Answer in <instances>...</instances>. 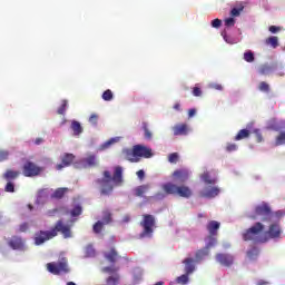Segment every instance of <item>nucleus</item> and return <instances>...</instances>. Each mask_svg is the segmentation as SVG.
<instances>
[{"label": "nucleus", "mask_w": 285, "mask_h": 285, "mask_svg": "<svg viewBox=\"0 0 285 285\" xmlns=\"http://www.w3.org/2000/svg\"><path fill=\"white\" fill-rule=\"evenodd\" d=\"M206 249L209 250V248H213V246L217 245V238L215 236H209L206 238Z\"/></svg>", "instance_id": "obj_30"}, {"label": "nucleus", "mask_w": 285, "mask_h": 285, "mask_svg": "<svg viewBox=\"0 0 285 285\" xmlns=\"http://www.w3.org/2000/svg\"><path fill=\"white\" fill-rule=\"evenodd\" d=\"M174 108H175V110H179V105L178 104L175 105Z\"/></svg>", "instance_id": "obj_63"}, {"label": "nucleus", "mask_w": 285, "mask_h": 285, "mask_svg": "<svg viewBox=\"0 0 285 285\" xmlns=\"http://www.w3.org/2000/svg\"><path fill=\"white\" fill-rule=\"evenodd\" d=\"M212 26H213L214 28H219V27L222 26V20H219V19L213 20V21H212Z\"/></svg>", "instance_id": "obj_55"}, {"label": "nucleus", "mask_w": 285, "mask_h": 285, "mask_svg": "<svg viewBox=\"0 0 285 285\" xmlns=\"http://www.w3.org/2000/svg\"><path fill=\"white\" fill-rule=\"evenodd\" d=\"M41 167H37V165L32 163H27L23 166V175L24 177H35L41 173Z\"/></svg>", "instance_id": "obj_7"}, {"label": "nucleus", "mask_w": 285, "mask_h": 285, "mask_svg": "<svg viewBox=\"0 0 285 285\" xmlns=\"http://www.w3.org/2000/svg\"><path fill=\"white\" fill-rule=\"evenodd\" d=\"M216 262L220 264V266H230L234 262V258L229 254H217Z\"/></svg>", "instance_id": "obj_13"}, {"label": "nucleus", "mask_w": 285, "mask_h": 285, "mask_svg": "<svg viewBox=\"0 0 285 285\" xmlns=\"http://www.w3.org/2000/svg\"><path fill=\"white\" fill-rule=\"evenodd\" d=\"M66 106H68V101L63 100L62 106L58 109L59 115H63V112H66Z\"/></svg>", "instance_id": "obj_48"}, {"label": "nucleus", "mask_w": 285, "mask_h": 285, "mask_svg": "<svg viewBox=\"0 0 285 285\" xmlns=\"http://www.w3.org/2000/svg\"><path fill=\"white\" fill-rule=\"evenodd\" d=\"M47 271L52 275H63L65 273H70V267H68V261L62 258L58 263H48Z\"/></svg>", "instance_id": "obj_5"}, {"label": "nucleus", "mask_w": 285, "mask_h": 285, "mask_svg": "<svg viewBox=\"0 0 285 285\" xmlns=\"http://www.w3.org/2000/svg\"><path fill=\"white\" fill-rule=\"evenodd\" d=\"M259 90H262L263 92H267V90H268V83H266V82H261V83H259Z\"/></svg>", "instance_id": "obj_53"}, {"label": "nucleus", "mask_w": 285, "mask_h": 285, "mask_svg": "<svg viewBox=\"0 0 285 285\" xmlns=\"http://www.w3.org/2000/svg\"><path fill=\"white\" fill-rule=\"evenodd\" d=\"M66 193H68V188H58L55 190L53 194H51V197H55L56 199H61V197H63Z\"/></svg>", "instance_id": "obj_29"}, {"label": "nucleus", "mask_w": 285, "mask_h": 285, "mask_svg": "<svg viewBox=\"0 0 285 285\" xmlns=\"http://www.w3.org/2000/svg\"><path fill=\"white\" fill-rule=\"evenodd\" d=\"M262 75H268V72H271V67L268 66H264L261 70Z\"/></svg>", "instance_id": "obj_58"}, {"label": "nucleus", "mask_w": 285, "mask_h": 285, "mask_svg": "<svg viewBox=\"0 0 285 285\" xmlns=\"http://www.w3.org/2000/svg\"><path fill=\"white\" fill-rule=\"evenodd\" d=\"M71 164H75V166H77V164H79V161L75 160V156L72 154H67L62 158V164L57 165V170H61V168H65V166H70Z\"/></svg>", "instance_id": "obj_16"}, {"label": "nucleus", "mask_w": 285, "mask_h": 285, "mask_svg": "<svg viewBox=\"0 0 285 285\" xmlns=\"http://www.w3.org/2000/svg\"><path fill=\"white\" fill-rule=\"evenodd\" d=\"M97 156L89 154L85 159L76 163V168H88V166H97Z\"/></svg>", "instance_id": "obj_8"}, {"label": "nucleus", "mask_w": 285, "mask_h": 285, "mask_svg": "<svg viewBox=\"0 0 285 285\" xmlns=\"http://www.w3.org/2000/svg\"><path fill=\"white\" fill-rule=\"evenodd\" d=\"M148 190H150V185H141L136 187L135 195H137V197H141V195H146Z\"/></svg>", "instance_id": "obj_26"}, {"label": "nucleus", "mask_w": 285, "mask_h": 285, "mask_svg": "<svg viewBox=\"0 0 285 285\" xmlns=\"http://www.w3.org/2000/svg\"><path fill=\"white\" fill-rule=\"evenodd\" d=\"M188 115H189V117H195V115H197V110L196 109H189Z\"/></svg>", "instance_id": "obj_60"}, {"label": "nucleus", "mask_w": 285, "mask_h": 285, "mask_svg": "<svg viewBox=\"0 0 285 285\" xmlns=\"http://www.w3.org/2000/svg\"><path fill=\"white\" fill-rule=\"evenodd\" d=\"M219 195V189L217 187L207 186L200 191L202 197H207V199H213Z\"/></svg>", "instance_id": "obj_11"}, {"label": "nucleus", "mask_w": 285, "mask_h": 285, "mask_svg": "<svg viewBox=\"0 0 285 285\" xmlns=\"http://www.w3.org/2000/svg\"><path fill=\"white\" fill-rule=\"evenodd\" d=\"M265 43L275 49L279 46V38H277V36H271L265 40Z\"/></svg>", "instance_id": "obj_23"}, {"label": "nucleus", "mask_w": 285, "mask_h": 285, "mask_svg": "<svg viewBox=\"0 0 285 285\" xmlns=\"http://www.w3.org/2000/svg\"><path fill=\"white\" fill-rule=\"evenodd\" d=\"M284 215L283 212L271 213L268 204L262 203L256 206L255 210L248 215L250 219H263L264 224L256 223L244 235L246 242H256L264 244L268 239H282L284 230L276 219Z\"/></svg>", "instance_id": "obj_1"}, {"label": "nucleus", "mask_w": 285, "mask_h": 285, "mask_svg": "<svg viewBox=\"0 0 285 285\" xmlns=\"http://www.w3.org/2000/svg\"><path fill=\"white\" fill-rule=\"evenodd\" d=\"M86 254L88 255V257H92V255H95V248H92V246H88L86 248Z\"/></svg>", "instance_id": "obj_51"}, {"label": "nucleus", "mask_w": 285, "mask_h": 285, "mask_svg": "<svg viewBox=\"0 0 285 285\" xmlns=\"http://www.w3.org/2000/svg\"><path fill=\"white\" fill-rule=\"evenodd\" d=\"M284 144H285V132H281L276 137V146H284Z\"/></svg>", "instance_id": "obj_35"}, {"label": "nucleus", "mask_w": 285, "mask_h": 285, "mask_svg": "<svg viewBox=\"0 0 285 285\" xmlns=\"http://www.w3.org/2000/svg\"><path fill=\"white\" fill-rule=\"evenodd\" d=\"M193 95L194 97H202V89H199L198 87H195L193 90Z\"/></svg>", "instance_id": "obj_54"}, {"label": "nucleus", "mask_w": 285, "mask_h": 285, "mask_svg": "<svg viewBox=\"0 0 285 285\" xmlns=\"http://www.w3.org/2000/svg\"><path fill=\"white\" fill-rule=\"evenodd\" d=\"M244 59L247 61V63H253V61H255V55L253 53V51L247 50L244 53Z\"/></svg>", "instance_id": "obj_32"}, {"label": "nucleus", "mask_w": 285, "mask_h": 285, "mask_svg": "<svg viewBox=\"0 0 285 285\" xmlns=\"http://www.w3.org/2000/svg\"><path fill=\"white\" fill-rule=\"evenodd\" d=\"M102 271H104V273H109V275H112L117 272V268H115V267H105Z\"/></svg>", "instance_id": "obj_49"}, {"label": "nucleus", "mask_w": 285, "mask_h": 285, "mask_svg": "<svg viewBox=\"0 0 285 285\" xmlns=\"http://www.w3.org/2000/svg\"><path fill=\"white\" fill-rule=\"evenodd\" d=\"M122 155L125 159L132 163L139 161L141 157H145V159H150V157L155 156L153 149L141 145H136L132 149L122 150Z\"/></svg>", "instance_id": "obj_4"}, {"label": "nucleus", "mask_w": 285, "mask_h": 285, "mask_svg": "<svg viewBox=\"0 0 285 285\" xmlns=\"http://www.w3.org/2000/svg\"><path fill=\"white\" fill-rule=\"evenodd\" d=\"M70 224L63 223V220L58 222L56 228L49 232H39L35 235L33 240L36 246H41L48 239H52V237H57V233H62L65 239L68 237H72V233L70 232Z\"/></svg>", "instance_id": "obj_2"}, {"label": "nucleus", "mask_w": 285, "mask_h": 285, "mask_svg": "<svg viewBox=\"0 0 285 285\" xmlns=\"http://www.w3.org/2000/svg\"><path fill=\"white\" fill-rule=\"evenodd\" d=\"M209 250L205 247L196 253V262H202L205 257H208Z\"/></svg>", "instance_id": "obj_28"}, {"label": "nucleus", "mask_w": 285, "mask_h": 285, "mask_svg": "<svg viewBox=\"0 0 285 285\" xmlns=\"http://www.w3.org/2000/svg\"><path fill=\"white\" fill-rule=\"evenodd\" d=\"M98 119H99V116H97L96 114H92L89 118V122H91L92 126H97Z\"/></svg>", "instance_id": "obj_45"}, {"label": "nucleus", "mask_w": 285, "mask_h": 285, "mask_svg": "<svg viewBox=\"0 0 285 285\" xmlns=\"http://www.w3.org/2000/svg\"><path fill=\"white\" fill-rule=\"evenodd\" d=\"M10 154L7 150H0V161H6Z\"/></svg>", "instance_id": "obj_47"}, {"label": "nucleus", "mask_w": 285, "mask_h": 285, "mask_svg": "<svg viewBox=\"0 0 285 285\" xmlns=\"http://www.w3.org/2000/svg\"><path fill=\"white\" fill-rule=\"evenodd\" d=\"M200 180L204 184H208V185L217 184V173L215 170L204 171L200 175Z\"/></svg>", "instance_id": "obj_10"}, {"label": "nucleus", "mask_w": 285, "mask_h": 285, "mask_svg": "<svg viewBox=\"0 0 285 285\" xmlns=\"http://www.w3.org/2000/svg\"><path fill=\"white\" fill-rule=\"evenodd\" d=\"M209 88H214L215 90H223V87L219 83H210Z\"/></svg>", "instance_id": "obj_57"}, {"label": "nucleus", "mask_w": 285, "mask_h": 285, "mask_svg": "<svg viewBox=\"0 0 285 285\" xmlns=\"http://www.w3.org/2000/svg\"><path fill=\"white\" fill-rule=\"evenodd\" d=\"M141 226L144 232L141 233L140 237H151L153 228H155V217L153 215H144Z\"/></svg>", "instance_id": "obj_6"}, {"label": "nucleus", "mask_w": 285, "mask_h": 285, "mask_svg": "<svg viewBox=\"0 0 285 285\" xmlns=\"http://www.w3.org/2000/svg\"><path fill=\"white\" fill-rule=\"evenodd\" d=\"M285 122H277V120H274V125H272V128L274 130H279V128H284Z\"/></svg>", "instance_id": "obj_43"}, {"label": "nucleus", "mask_w": 285, "mask_h": 285, "mask_svg": "<svg viewBox=\"0 0 285 285\" xmlns=\"http://www.w3.org/2000/svg\"><path fill=\"white\" fill-rule=\"evenodd\" d=\"M225 26L226 28H233V26H235V18H226Z\"/></svg>", "instance_id": "obj_41"}, {"label": "nucleus", "mask_w": 285, "mask_h": 285, "mask_svg": "<svg viewBox=\"0 0 285 285\" xmlns=\"http://www.w3.org/2000/svg\"><path fill=\"white\" fill-rule=\"evenodd\" d=\"M195 262H197V259L195 261L190 257L183 262V264H185V273H187V275H193V273H195Z\"/></svg>", "instance_id": "obj_19"}, {"label": "nucleus", "mask_w": 285, "mask_h": 285, "mask_svg": "<svg viewBox=\"0 0 285 285\" xmlns=\"http://www.w3.org/2000/svg\"><path fill=\"white\" fill-rule=\"evenodd\" d=\"M189 129L186 125H177L174 127V135H188Z\"/></svg>", "instance_id": "obj_22"}, {"label": "nucleus", "mask_w": 285, "mask_h": 285, "mask_svg": "<svg viewBox=\"0 0 285 285\" xmlns=\"http://www.w3.org/2000/svg\"><path fill=\"white\" fill-rule=\"evenodd\" d=\"M258 250L257 248H253L249 252H247V257L250 259H255V257H257Z\"/></svg>", "instance_id": "obj_39"}, {"label": "nucleus", "mask_w": 285, "mask_h": 285, "mask_svg": "<svg viewBox=\"0 0 285 285\" xmlns=\"http://www.w3.org/2000/svg\"><path fill=\"white\" fill-rule=\"evenodd\" d=\"M119 141H121V137L110 138L109 140L104 142L102 145H100L98 147V150H100V151L108 150V148H112V146H115V144H119Z\"/></svg>", "instance_id": "obj_18"}, {"label": "nucleus", "mask_w": 285, "mask_h": 285, "mask_svg": "<svg viewBox=\"0 0 285 285\" xmlns=\"http://www.w3.org/2000/svg\"><path fill=\"white\" fill-rule=\"evenodd\" d=\"M102 99L105 101H110V99H112V91L110 89L106 90L104 94H102Z\"/></svg>", "instance_id": "obj_38"}, {"label": "nucleus", "mask_w": 285, "mask_h": 285, "mask_svg": "<svg viewBox=\"0 0 285 285\" xmlns=\"http://www.w3.org/2000/svg\"><path fill=\"white\" fill-rule=\"evenodd\" d=\"M81 215V206L77 205L70 210V217H79Z\"/></svg>", "instance_id": "obj_34"}, {"label": "nucleus", "mask_w": 285, "mask_h": 285, "mask_svg": "<svg viewBox=\"0 0 285 285\" xmlns=\"http://www.w3.org/2000/svg\"><path fill=\"white\" fill-rule=\"evenodd\" d=\"M19 230L20 233H26L28 230V223L21 224Z\"/></svg>", "instance_id": "obj_56"}, {"label": "nucleus", "mask_w": 285, "mask_h": 285, "mask_svg": "<svg viewBox=\"0 0 285 285\" xmlns=\"http://www.w3.org/2000/svg\"><path fill=\"white\" fill-rule=\"evenodd\" d=\"M176 195H178V197H184L188 199V197L193 196V189H190V187L186 185H181V186H178Z\"/></svg>", "instance_id": "obj_17"}, {"label": "nucleus", "mask_w": 285, "mask_h": 285, "mask_svg": "<svg viewBox=\"0 0 285 285\" xmlns=\"http://www.w3.org/2000/svg\"><path fill=\"white\" fill-rule=\"evenodd\" d=\"M105 257L106 259H108V262H111V263H115L117 262V259H119V255H117V252L115 249H110L109 252H106Z\"/></svg>", "instance_id": "obj_24"}, {"label": "nucleus", "mask_w": 285, "mask_h": 285, "mask_svg": "<svg viewBox=\"0 0 285 285\" xmlns=\"http://www.w3.org/2000/svg\"><path fill=\"white\" fill-rule=\"evenodd\" d=\"M48 195H50V190H48V189L40 190L38 193L37 203L43 204V202H46V199H48Z\"/></svg>", "instance_id": "obj_25"}, {"label": "nucleus", "mask_w": 285, "mask_h": 285, "mask_svg": "<svg viewBox=\"0 0 285 285\" xmlns=\"http://www.w3.org/2000/svg\"><path fill=\"white\" fill-rule=\"evenodd\" d=\"M207 230L209 232V235H216L217 230H219V223L216 220H212L207 225Z\"/></svg>", "instance_id": "obj_21"}, {"label": "nucleus", "mask_w": 285, "mask_h": 285, "mask_svg": "<svg viewBox=\"0 0 285 285\" xmlns=\"http://www.w3.org/2000/svg\"><path fill=\"white\" fill-rule=\"evenodd\" d=\"M226 150L228 153H234V150H237V145L235 144L227 145Z\"/></svg>", "instance_id": "obj_52"}, {"label": "nucleus", "mask_w": 285, "mask_h": 285, "mask_svg": "<svg viewBox=\"0 0 285 285\" xmlns=\"http://www.w3.org/2000/svg\"><path fill=\"white\" fill-rule=\"evenodd\" d=\"M9 246L13 248V250H23L26 243L20 237H12L9 242Z\"/></svg>", "instance_id": "obj_15"}, {"label": "nucleus", "mask_w": 285, "mask_h": 285, "mask_svg": "<svg viewBox=\"0 0 285 285\" xmlns=\"http://www.w3.org/2000/svg\"><path fill=\"white\" fill-rule=\"evenodd\" d=\"M250 135V130L248 129H242L238 131V134L235 137L236 141H242V139H247V137H249Z\"/></svg>", "instance_id": "obj_27"}, {"label": "nucleus", "mask_w": 285, "mask_h": 285, "mask_svg": "<svg viewBox=\"0 0 285 285\" xmlns=\"http://www.w3.org/2000/svg\"><path fill=\"white\" fill-rule=\"evenodd\" d=\"M258 285H268V282L259 281Z\"/></svg>", "instance_id": "obj_62"}, {"label": "nucleus", "mask_w": 285, "mask_h": 285, "mask_svg": "<svg viewBox=\"0 0 285 285\" xmlns=\"http://www.w3.org/2000/svg\"><path fill=\"white\" fill-rule=\"evenodd\" d=\"M178 186L173 183H165L161 185V190L165 193L164 195L157 194V198L161 199L166 197V195H177Z\"/></svg>", "instance_id": "obj_9"}, {"label": "nucleus", "mask_w": 285, "mask_h": 285, "mask_svg": "<svg viewBox=\"0 0 285 285\" xmlns=\"http://www.w3.org/2000/svg\"><path fill=\"white\" fill-rule=\"evenodd\" d=\"M144 175H145L144 170H138V171H137V177H138L139 179H144Z\"/></svg>", "instance_id": "obj_61"}, {"label": "nucleus", "mask_w": 285, "mask_h": 285, "mask_svg": "<svg viewBox=\"0 0 285 285\" xmlns=\"http://www.w3.org/2000/svg\"><path fill=\"white\" fill-rule=\"evenodd\" d=\"M188 275H190V274L186 273V274H183L181 276H178L176 278L177 284H181V285L188 284V282H189Z\"/></svg>", "instance_id": "obj_31"}, {"label": "nucleus", "mask_w": 285, "mask_h": 285, "mask_svg": "<svg viewBox=\"0 0 285 285\" xmlns=\"http://www.w3.org/2000/svg\"><path fill=\"white\" fill-rule=\"evenodd\" d=\"M269 32H272V35H277V32H282V27L271 26Z\"/></svg>", "instance_id": "obj_44"}, {"label": "nucleus", "mask_w": 285, "mask_h": 285, "mask_svg": "<svg viewBox=\"0 0 285 285\" xmlns=\"http://www.w3.org/2000/svg\"><path fill=\"white\" fill-rule=\"evenodd\" d=\"M255 135H256V139L257 141H262V134H259V130H254Z\"/></svg>", "instance_id": "obj_59"}, {"label": "nucleus", "mask_w": 285, "mask_h": 285, "mask_svg": "<svg viewBox=\"0 0 285 285\" xmlns=\"http://www.w3.org/2000/svg\"><path fill=\"white\" fill-rule=\"evenodd\" d=\"M67 285H77V284H75V283H72V282H69V283H67Z\"/></svg>", "instance_id": "obj_64"}, {"label": "nucleus", "mask_w": 285, "mask_h": 285, "mask_svg": "<svg viewBox=\"0 0 285 285\" xmlns=\"http://www.w3.org/2000/svg\"><path fill=\"white\" fill-rule=\"evenodd\" d=\"M106 224H110V213H106L102 222L99 220L94 225V233H101Z\"/></svg>", "instance_id": "obj_14"}, {"label": "nucleus", "mask_w": 285, "mask_h": 285, "mask_svg": "<svg viewBox=\"0 0 285 285\" xmlns=\"http://www.w3.org/2000/svg\"><path fill=\"white\" fill-rule=\"evenodd\" d=\"M222 37H223L224 41H226V43H230V45L237 43V41H235L232 38H229L228 36H226V31L222 32Z\"/></svg>", "instance_id": "obj_40"}, {"label": "nucleus", "mask_w": 285, "mask_h": 285, "mask_svg": "<svg viewBox=\"0 0 285 285\" xmlns=\"http://www.w3.org/2000/svg\"><path fill=\"white\" fill-rule=\"evenodd\" d=\"M189 175L190 173L188 171V169H179L174 171L173 180L178 183H184L186 181V179H188Z\"/></svg>", "instance_id": "obj_12"}, {"label": "nucleus", "mask_w": 285, "mask_h": 285, "mask_svg": "<svg viewBox=\"0 0 285 285\" xmlns=\"http://www.w3.org/2000/svg\"><path fill=\"white\" fill-rule=\"evenodd\" d=\"M118 282H119V276L115 274L107 279V285H117Z\"/></svg>", "instance_id": "obj_36"}, {"label": "nucleus", "mask_w": 285, "mask_h": 285, "mask_svg": "<svg viewBox=\"0 0 285 285\" xmlns=\"http://www.w3.org/2000/svg\"><path fill=\"white\" fill-rule=\"evenodd\" d=\"M243 10H244V7L234 8L232 9L230 14L232 17H239Z\"/></svg>", "instance_id": "obj_37"}, {"label": "nucleus", "mask_w": 285, "mask_h": 285, "mask_svg": "<svg viewBox=\"0 0 285 285\" xmlns=\"http://www.w3.org/2000/svg\"><path fill=\"white\" fill-rule=\"evenodd\" d=\"M71 130L75 135V137H79V135H81V132H83V128L81 127V124H79V121L73 120L71 122Z\"/></svg>", "instance_id": "obj_20"}, {"label": "nucleus", "mask_w": 285, "mask_h": 285, "mask_svg": "<svg viewBox=\"0 0 285 285\" xmlns=\"http://www.w3.org/2000/svg\"><path fill=\"white\" fill-rule=\"evenodd\" d=\"M144 130H145V138L153 139V132L148 130V127H144Z\"/></svg>", "instance_id": "obj_50"}, {"label": "nucleus", "mask_w": 285, "mask_h": 285, "mask_svg": "<svg viewBox=\"0 0 285 285\" xmlns=\"http://www.w3.org/2000/svg\"><path fill=\"white\" fill-rule=\"evenodd\" d=\"M122 173L124 169L121 167H115L114 175H110V171H105L104 179L100 183L101 193H104V195H108V193H110L115 186H119V184H121Z\"/></svg>", "instance_id": "obj_3"}, {"label": "nucleus", "mask_w": 285, "mask_h": 285, "mask_svg": "<svg viewBox=\"0 0 285 285\" xmlns=\"http://www.w3.org/2000/svg\"><path fill=\"white\" fill-rule=\"evenodd\" d=\"M179 159V155H177V154H171V155H169V157H168V161L170 163V164H177V160Z\"/></svg>", "instance_id": "obj_42"}, {"label": "nucleus", "mask_w": 285, "mask_h": 285, "mask_svg": "<svg viewBox=\"0 0 285 285\" xmlns=\"http://www.w3.org/2000/svg\"><path fill=\"white\" fill-rule=\"evenodd\" d=\"M17 177H19V171L8 170V171L4 174V178H6V179H17Z\"/></svg>", "instance_id": "obj_33"}, {"label": "nucleus", "mask_w": 285, "mask_h": 285, "mask_svg": "<svg viewBox=\"0 0 285 285\" xmlns=\"http://www.w3.org/2000/svg\"><path fill=\"white\" fill-rule=\"evenodd\" d=\"M6 193H14V184L8 183L4 187Z\"/></svg>", "instance_id": "obj_46"}]
</instances>
